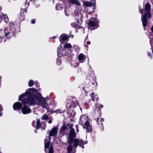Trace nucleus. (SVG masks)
<instances>
[{"label":"nucleus","instance_id":"30","mask_svg":"<svg viewBox=\"0 0 153 153\" xmlns=\"http://www.w3.org/2000/svg\"><path fill=\"white\" fill-rule=\"evenodd\" d=\"M95 106H96V107L98 108H102L103 107V105L98 104H96Z\"/></svg>","mask_w":153,"mask_h":153},{"label":"nucleus","instance_id":"34","mask_svg":"<svg viewBox=\"0 0 153 153\" xmlns=\"http://www.w3.org/2000/svg\"><path fill=\"white\" fill-rule=\"evenodd\" d=\"M95 10V7H94L92 8V11L91 12H88L89 14H91L92 12H94Z\"/></svg>","mask_w":153,"mask_h":153},{"label":"nucleus","instance_id":"31","mask_svg":"<svg viewBox=\"0 0 153 153\" xmlns=\"http://www.w3.org/2000/svg\"><path fill=\"white\" fill-rule=\"evenodd\" d=\"M2 106L0 105V116H1L2 115V113L1 112L2 111Z\"/></svg>","mask_w":153,"mask_h":153},{"label":"nucleus","instance_id":"12","mask_svg":"<svg viewBox=\"0 0 153 153\" xmlns=\"http://www.w3.org/2000/svg\"><path fill=\"white\" fill-rule=\"evenodd\" d=\"M68 35L65 34H63L61 35L59 37V40L61 42L62 41H66L68 40Z\"/></svg>","mask_w":153,"mask_h":153},{"label":"nucleus","instance_id":"2","mask_svg":"<svg viewBox=\"0 0 153 153\" xmlns=\"http://www.w3.org/2000/svg\"><path fill=\"white\" fill-rule=\"evenodd\" d=\"M76 136L74 129L72 128L70 130L68 135L67 137L68 143L70 144L73 143L74 146L75 148L77 147L78 145L81 146L83 144L82 140L78 139H74Z\"/></svg>","mask_w":153,"mask_h":153},{"label":"nucleus","instance_id":"51","mask_svg":"<svg viewBox=\"0 0 153 153\" xmlns=\"http://www.w3.org/2000/svg\"><path fill=\"white\" fill-rule=\"evenodd\" d=\"M0 153H1V152H0Z\"/></svg>","mask_w":153,"mask_h":153},{"label":"nucleus","instance_id":"3","mask_svg":"<svg viewBox=\"0 0 153 153\" xmlns=\"http://www.w3.org/2000/svg\"><path fill=\"white\" fill-rule=\"evenodd\" d=\"M151 7V5L149 3H147L146 4L144 16L143 15V10L139 9V11L142 14V21L143 26L144 27H146L147 23V18L149 19L151 17L150 11Z\"/></svg>","mask_w":153,"mask_h":153},{"label":"nucleus","instance_id":"1","mask_svg":"<svg viewBox=\"0 0 153 153\" xmlns=\"http://www.w3.org/2000/svg\"><path fill=\"white\" fill-rule=\"evenodd\" d=\"M37 92V90L33 88H29L25 93L19 96V101L23 104L30 105L37 104L48 110V105L45 98L36 95V94Z\"/></svg>","mask_w":153,"mask_h":153},{"label":"nucleus","instance_id":"35","mask_svg":"<svg viewBox=\"0 0 153 153\" xmlns=\"http://www.w3.org/2000/svg\"><path fill=\"white\" fill-rule=\"evenodd\" d=\"M31 22L33 24L35 23V19L32 20L31 21Z\"/></svg>","mask_w":153,"mask_h":153},{"label":"nucleus","instance_id":"47","mask_svg":"<svg viewBox=\"0 0 153 153\" xmlns=\"http://www.w3.org/2000/svg\"><path fill=\"white\" fill-rule=\"evenodd\" d=\"M35 83H36L37 84H38L37 82H35Z\"/></svg>","mask_w":153,"mask_h":153},{"label":"nucleus","instance_id":"33","mask_svg":"<svg viewBox=\"0 0 153 153\" xmlns=\"http://www.w3.org/2000/svg\"><path fill=\"white\" fill-rule=\"evenodd\" d=\"M57 64L58 65H60L61 64V62L59 60H57Z\"/></svg>","mask_w":153,"mask_h":153},{"label":"nucleus","instance_id":"32","mask_svg":"<svg viewBox=\"0 0 153 153\" xmlns=\"http://www.w3.org/2000/svg\"><path fill=\"white\" fill-rule=\"evenodd\" d=\"M71 26L73 27H75L76 26V24L75 22H73L71 24Z\"/></svg>","mask_w":153,"mask_h":153},{"label":"nucleus","instance_id":"49","mask_svg":"<svg viewBox=\"0 0 153 153\" xmlns=\"http://www.w3.org/2000/svg\"><path fill=\"white\" fill-rule=\"evenodd\" d=\"M99 112H100V111H99Z\"/></svg>","mask_w":153,"mask_h":153},{"label":"nucleus","instance_id":"43","mask_svg":"<svg viewBox=\"0 0 153 153\" xmlns=\"http://www.w3.org/2000/svg\"><path fill=\"white\" fill-rule=\"evenodd\" d=\"M68 51H69V52H68L67 53H70V52H71L70 51H69V50H68Z\"/></svg>","mask_w":153,"mask_h":153},{"label":"nucleus","instance_id":"41","mask_svg":"<svg viewBox=\"0 0 153 153\" xmlns=\"http://www.w3.org/2000/svg\"><path fill=\"white\" fill-rule=\"evenodd\" d=\"M1 16H0V23L1 22Z\"/></svg>","mask_w":153,"mask_h":153},{"label":"nucleus","instance_id":"15","mask_svg":"<svg viewBox=\"0 0 153 153\" xmlns=\"http://www.w3.org/2000/svg\"><path fill=\"white\" fill-rule=\"evenodd\" d=\"M42 125H43V126L44 127V128L42 129V130H43L45 128L46 126L45 124H41L39 119H38L37 120L36 125V128L37 129L40 128Z\"/></svg>","mask_w":153,"mask_h":153},{"label":"nucleus","instance_id":"38","mask_svg":"<svg viewBox=\"0 0 153 153\" xmlns=\"http://www.w3.org/2000/svg\"><path fill=\"white\" fill-rule=\"evenodd\" d=\"M52 120H49L48 122V123L49 124L51 123H52Z\"/></svg>","mask_w":153,"mask_h":153},{"label":"nucleus","instance_id":"16","mask_svg":"<svg viewBox=\"0 0 153 153\" xmlns=\"http://www.w3.org/2000/svg\"><path fill=\"white\" fill-rule=\"evenodd\" d=\"M94 4V5H95V2H94V3L90 1H85L83 3V5H84L86 7H91Z\"/></svg>","mask_w":153,"mask_h":153},{"label":"nucleus","instance_id":"48","mask_svg":"<svg viewBox=\"0 0 153 153\" xmlns=\"http://www.w3.org/2000/svg\"><path fill=\"white\" fill-rule=\"evenodd\" d=\"M27 0H26V2L27 1Z\"/></svg>","mask_w":153,"mask_h":153},{"label":"nucleus","instance_id":"19","mask_svg":"<svg viewBox=\"0 0 153 153\" xmlns=\"http://www.w3.org/2000/svg\"><path fill=\"white\" fill-rule=\"evenodd\" d=\"M90 96L91 97V99L92 101H94L95 100L97 99V95L94 94L93 93L90 94Z\"/></svg>","mask_w":153,"mask_h":153},{"label":"nucleus","instance_id":"6","mask_svg":"<svg viewBox=\"0 0 153 153\" xmlns=\"http://www.w3.org/2000/svg\"><path fill=\"white\" fill-rule=\"evenodd\" d=\"M89 28L91 30H93L98 27V21L95 18L91 19L88 23Z\"/></svg>","mask_w":153,"mask_h":153},{"label":"nucleus","instance_id":"28","mask_svg":"<svg viewBox=\"0 0 153 153\" xmlns=\"http://www.w3.org/2000/svg\"><path fill=\"white\" fill-rule=\"evenodd\" d=\"M6 40L4 38L2 37H0V42H5Z\"/></svg>","mask_w":153,"mask_h":153},{"label":"nucleus","instance_id":"46","mask_svg":"<svg viewBox=\"0 0 153 153\" xmlns=\"http://www.w3.org/2000/svg\"><path fill=\"white\" fill-rule=\"evenodd\" d=\"M55 38V37H52V38H53V39H54Z\"/></svg>","mask_w":153,"mask_h":153},{"label":"nucleus","instance_id":"36","mask_svg":"<svg viewBox=\"0 0 153 153\" xmlns=\"http://www.w3.org/2000/svg\"><path fill=\"white\" fill-rule=\"evenodd\" d=\"M75 126H76V131L78 132L79 131V129H78V126L77 125H76Z\"/></svg>","mask_w":153,"mask_h":153},{"label":"nucleus","instance_id":"22","mask_svg":"<svg viewBox=\"0 0 153 153\" xmlns=\"http://www.w3.org/2000/svg\"><path fill=\"white\" fill-rule=\"evenodd\" d=\"M72 149L73 147L71 145H69L67 149L68 153H70L72 151Z\"/></svg>","mask_w":153,"mask_h":153},{"label":"nucleus","instance_id":"45","mask_svg":"<svg viewBox=\"0 0 153 153\" xmlns=\"http://www.w3.org/2000/svg\"><path fill=\"white\" fill-rule=\"evenodd\" d=\"M64 53V54H63V55L66 54V53Z\"/></svg>","mask_w":153,"mask_h":153},{"label":"nucleus","instance_id":"24","mask_svg":"<svg viewBox=\"0 0 153 153\" xmlns=\"http://www.w3.org/2000/svg\"><path fill=\"white\" fill-rule=\"evenodd\" d=\"M20 20H24L25 19V16L23 13H22L20 15Z\"/></svg>","mask_w":153,"mask_h":153},{"label":"nucleus","instance_id":"26","mask_svg":"<svg viewBox=\"0 0 153 153\" xmlns=\"http://www.w3.org/2000/svg\"><path fill=\"white\" fill-rule=\"evenodd\" d=\"M34 84V82L33 80H30L28 83V85L30 87H31L33 86Z\"/></svg>","mask_w":153,"mask_h":153},{"label":"nucleus","instance_id":"11","mask_svg":"<svg viewBox=\"0 0 153 153\" xmlns=\"http://www.w3.org/2000/svg\"><path fill=\"white\" fill-rule=\"evenodd\" d=\"M78 59L79 62L83 63L85 60L86 57L84 54L80 53L78 56Z\"/></svg>","mask_w":153,"mask_h":153},{"label":"nucleus","instance_id":"8","mask_svg":"<svg viewBox=\"0 0 153 153\" xmlns=\"http://www.w3.org/2000/svg\"><path fill=\"white\" fill-rule=\"evenodd\" d=\"M58 128L56 127H54L50 131L49 136L50 137L55 136L57 134Z\"/></svg>","mask_w":153,"mask_h":153},{"label":"nucleus","instance_id":"39","mask_svg":"<svg viewBox=\"0 0 153 153\" xmlns=\"http://www.w3.org/2000/svg\"><path fill=\"white\" fill-rule=\"evenodd\" d=\"M58 111V112L59 113H62V111H59V110H58L57 111V112Z\"/></svg>","mask_w":153,"mask_h":153},{"label":"nucleus","instance_id":"25","mask_svg":"<svg viewBox=\"0 0 153 153\" xmlns=\"http://www.w3.org/2000/svg\"><path fill=\"white\" fill-rule=\"evenodd\" d=\"M4 21L6 23H7L9 21L7 17V16L6 15H4Z\"/></svg>","mask_w":153,"mask_h":153},{"label":"nucleus","instance_id":"13","mask_svg":"<svg viewBox=\"0 0 153 153\" xmlns=\"http://www.w3.org/2000/svg\"><path fill=\"white\" fill-rule=\"evenodd\" d=\"M68 2L69 4H72L76 6H80V4L79 1L77 0H68Z\"/></svg>","mask_w":153,"mask_h":153},{"label":"nucleus","instance_id":"14","mask_svg":"<svg viewBox=\"0 0 153 153\" xmlns=\"http://www.w3.org/2000/svg\"><path fill=\"white\" fill-rule=\"evenodd\" d=\"M72 105V107H74L78 105V102L74 97H72L71 100L70 101Z\"/></svg>","mask_w":153,"mask_h":153},{"label":"nucleus","instance_id":"29","mask_svg":"<svg viewBox=\"0 0 153 153\" xmlns=\"http://www.w3.org/2000/svg\"><path fill=\"white\" fill-rule=\"evenodd\" d=\"M66 128L65 126H63L61 128V131H64L66 129Z\"/></svg>","mask_w":153,"mask_h":153},{"label":"nucleus","instance_id":"44","mask_svg":"<svg viewBox=\"0 0 153 153\" xmlns=\"http://www.w3.org/2000/svg\"><path fill=\"white\" fill-rule=\"evenodd\" d=\"M1 7H0V11H1Z\"/></svg>","mask_w":153,"mask_h":153},{"label":"nucleus","instance_id":"10","mask_svg":"<svg viewBox=\"0 0 153 153\" xmlns=\"http://www.w3.org/2000/svg\"><path fill=\"white\" fill-rule=\"evenodd\" d=\"M22 106V105L21 103L17 102L13 105V107L14 110H19L21 108Z\"/></svg>","mask_w":153,"mask_h":153},{"label":"nucleus","instance_id":"7","mask_svg":"<svg viewBox=\"0 0 153 153\" xmlns=\"http://www.w3.org/2000/svg\"><path fill=\"white\" fill-rule=\"evenodd\" d=\"M45 152L47 151V149H48V153H53V147L52 145L50 146V143L49 141H48L47 139H45Z\"/></svg>","mask_w":153,"mask_h":153},{"label":"nucleus","instance_id":"21","mask_svg":"<svg viewBox=\"0 0 153 153\" xmlns=\"http://www.w3.org/2000/svg\"><path fill=\"white\" fill-rule=\"evenodd\" d=\"M66 103H67L66 104V105L67 108L68 109L72 107V104L71 103L70 101H69L68 100H67L66 101Z\"/></svg>","mask_w":153,"mask_h":153},{"label":"nucleus","instance_id":"18","mask_svg":"<svg viewBox=\"0 0 153 153\" xmlns=\"http://www.w3.org/2000/svg\"><path fill=\"white\" fill-rule=\"evenodd\" d=\"M63 8L62 5L57 4L56 6V10H61Z\"/></svg>","mask_w":153,"mask_h":153},{"label":"nucleus","instance_id":"40","mask_svg":"<svg viewBox=\"0 0 153 153\" xmlns=\"http://www.w3.org/2000/svg\"><path fill=\"white\" fill-rule=\"evenodd\" d=\"M151 30L152 32H153V25L151 28Z\"/></svg>","mask_w":153,"mask_h":153},{"label":"nucleus","instance_id":"42","mask_svg":"<svg viewBox=\"0 0 153 153\" xmlns=\"http://www.w3.org/2000/svg\"><path fill=\"white\" fill-rule=\"evenodd\" d=\"M65 14H66V16H68V15H69V14H66V12H65Z\"/></svg>","mask_w":153,"mask_h":153},{"label":"nucleus","instance_id":"37","mask_svg":"<svg viewBox=\"0 0 153 153\" xmlns=\"http://www.w3.org/2000/svg\"><path fill=\"white\" fill-rule=\"evenodd\" d=\"M91 43V42L90 41H88L87 42V44L88 45H89Z\"/></svg>","mask_w":153,"mask_h":153},{"label":"nucleus","instance_id":"50","mask_svg":"<svg viewBox=\"0 0 153 153\" xmlns=\"http://www.w3.org/2000/svg\"><path fill=\"white\" fill-rule=\"evenodd\" d=\"M30 0V1H32V0Z\"/></svg>","mask_w":153,"mask_h":153},{"label":"nucleus","instance_id":"4","mask_svg":"<svg viewBox=\"0 0 153 153\" xmlns=\"http://www.w3.org/2000/svg\"><path fill=\"white\" fill-rule=\"evenodd\" d=\"M79 123L82 126L83 128L86 129L87 132L92 131V126L89 123L88 119L87 116L82 115L80 117Z\"/></svg>","mask_w":153,"mask_h":153},{"label":"nucleus","instance_id":"27","mask_svg":"<svg viewBox=\"0 0 153 153\" xmlns=\"http://www.w3.org/2000/svg\"><path fill=\"white\" fill-rule=\"evenodd\" d=\"M48 117L47 115L46 114H44L42 117V119L43 120H46L48 119Z\"/></svg>","mask_w":153,"mask_h":153},{"label":"nucleus","instance_id":"23","mask_svg":"<svg viewBox=\"0 0 153 153\" xmlns=\"http://www.w3.org/2000/svg\"><path fill=\"white\" fill-rule=\"evenodd\" d=\"M62 48V46L61 45H59V46L58 47L57 51V53H58V55L59 56L61 57L62 55H60V54H61V53L60 52V51H59V49H61Z\"/></svg>","mask_w":153,"mask_h":153},{"label":"nucleus","instance_id":"9","mask_svg":"<svg viewBox=\"0 0 153 153\" xmlns=\"http://www.w3.org/2000/svg\"><path fill=\"white\" fill-rule=\"evenodd\" d=\"M22 112L24 114H27L30 113L31 110L30 108L26 105H24L22 108Z\"/></svg>","mask_w":153,"mask_h":153},{"label":"nucleus","instance_id":"5","mask_svg":"<svg viewBox=\"0 0 153 153\" xmlns=\"http://www.w3.org/2000/svg\"><path fill=\"white\" fill-rule=\"evenodd\" d=\"M4 32L5 36H8L9 37L14 36L16 34V28L14 25H10L9 28H6Z\"/></svg>","mask_w":153,"mask_h":153},{"label":"nucleus","instance_id":"20","mask_svg":"<svg viewBox=\"0 0 153 153\" xmlns=\"http://www.w3.org/2000/svg\"><path fill=\"white\" fill-rule=\"evenodd\" d=\"M64 47L65 49H70L72 47V46L70 44L66 43L64 44Z\"/></svg>","mask_w":153,"mask_h":153},{"label":"nucleus","instance_id":"17","mask_svg":"<svg viewBox=\"0 0 153 153\" xmlns=\"http://www.w3.org/2000/svg\"><path fill=\"white\" fill-rule=\"evenodd\" d=\"M104 119L103 118H101L100 120H99V118H98L97 119V122L99 126H102V122L104 121Z\"/></svg>","mask_w":153,"mask_h":153}]
</instances>
